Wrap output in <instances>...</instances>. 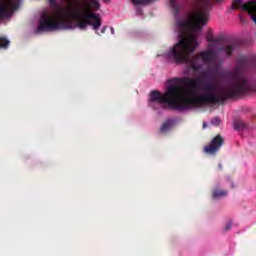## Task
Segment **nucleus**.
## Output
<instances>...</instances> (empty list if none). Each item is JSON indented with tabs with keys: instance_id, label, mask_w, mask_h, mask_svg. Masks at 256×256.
<instances>
[{
	"instance_id": "obj_1",
	"label": "nucleus",
	"mask_w": 256,
	"mask_h": 256,
	"mask_svg": "<svg viewBox=\"0 0 256 256\" xmlns=\"http://www.w3.org/2000/svg\"><path fill=\"white\" fill-rule=\"evenodd\" d=\"M247 69L249 60L245 57L239 58L236 67L229 73L228 83L222 92L217 83L205 78L174 77L167 80L168 87L164 94L152 90L150 101L162 105V109L174 111H187L197 105L225 103L227 99L255 91L253 84L243 76V71Z\"/></svg>"
},
{
	"instance_id": "obj_2",
	"label": "nucleus",
	"mask_w": 256,
	"mask_h": 256,
	"mask_svg": "<svg viewBox=\"0 0 256 256\" xmlns=\"http://www.w3.org/2000/svg\"><path fill=\"white\" fill-rule=\"evenodd\" d=\"M208 21L209 8H203L195 17L194 22H178L180 27L179 41L166 53L167 59L175 63H187L189 69H192L195 73L203 69V63L213 65L217 59V52L214 50L201 51L199 54L190 57L191 53H194L197 49V39H199L203 27L207 25Z\"/></svg>"
},
{
	"instance_id": "obj_3",
	"label": "nucleus",
	"mask_w": 256,
	"mask_h": 256,
	"mask_svg": "<svg viewBox=\"0 0 256 256\" xmlns=\"http://www.w3.org/2000/svg\"><path fill=\"white\" fill-rule=\"evenodd\" d=\"M99 0H83L80 2L66 1V6L59 9L58 13L43 11L37 27L38 33L47 31H59L61 29H71L72 21H77V27L87 29L90 25L94 31L101 29V18L95 11L100 9Z\"/></svg>"
},
{
	"instance_id": "obj_4",
	"label": "nucleus",
	"mask_w": 256,
	"mask_h": 256,
	"mask_svg": "<svg viewBox=\"0 0 256 256\" xmlns=\"http://www.w3.org/2000/svg\"><path fill=\"white\" fill-rule=\"evenodd\" d=\"M215 3H220L221 0H214ZM151 0H132L134 5H145ZM170 7L174 13V19L176 21V27L181 31L179 22L191 21L195 23V17L208 8V18L211 9L213 8V0H170Z\"/></svg>"
},
{
	"instance_id": "obj_5",
	"label": "nucleus",
	"mask_w": 256,
	"mask_h": 256,
	"mask_svg": "<svg viewBox=\"0 0 256 256\" xmlns=\"http://www.w3.org/2000/svg\"><path fill=\"white\" fill-rule=\"evenodd\" d=\"M16 9H19V0H0V21L9 19Z\"/></svg>"
},
{
	"instance_id": "obj_6",
	"label": "nucleus",
	"mask_w": 256,
	"mask_h": 256,
	"mask_svg": "<svg viewBox=\"0 0 256 256\" xmlns=\"http://www.w3.org/2000/svg\"><path fill=\"white\" fill-rule=\"evenodd\" d=\"M232 9H242L248 15H251L252 20L256 24V0H251L243 3V0H233Z\"/></svg>"
},
{
	"instance_id": "obj_7",
	"label": "nucleus",
	"mask_w": 256,
	"mask_h": 256,
	"mask_svg": "<svg viewBox=\"0 0 256 256\" xmlns=\"http://www.w3.org/2000/svg\"><path fill=\"white\" fill-rule=\"evenodd\" d=\"M224 143L225 140L223 139V136L218 134L211 140L209 145L204 147V153H206V155H217V153L221 151V147H223Z\"/></svg>"
},
{
	"instance_id": "obj_8",
	"label": "nucleus",
	"mask_w": 256,
	"mask_h": 256,
	"mask_svg": "<svg viewBox=\"0 0 256 256\" xmlns=\"http://www.w3.org/2000/svg\"><path fill=\"white\" fill-rule=\"evenodd\" d=\"M218 51H223L224 53H226L227 57H231L233 55V52L235 51V44L222 46L218 49Z\"/></svg>"
},
{
	"instance_id": "obj_9",
	"label": "nucleus",
	"mask_w": 256,
	"mask_h": 256,
	"mask_svg": "<svg viewBox=\"0 0 256 256\" xmlns=\"http://www.w3.org/2000/svg\"><path fill=\"white\" fill-rule=\"evenodd\" d=\"M248 128H249V126L243 120L237 119V120L234 121V129L236 131H243V130L248 129Z\"/></svg>"
},
{
	"instance_id": "obj_10",
	"label": "nucleus",
	"mask_w": 256,
	"mask_h": 256,
	"mask_svg": "<svg viewBox=\"0 0 256 256\" xmlns=\"http://www.w3.org/2000/svg\"><path fill=\"white\" fill-rule=\"evenodd\" d=\"M213 199H219V197H227V190L216 189L212 194Z\"/></svg>"
},
{
	"instance_id": "obj_11",
	"label": "nucleus",
	"mask_w": 256,
	"mask_h": 256,
	"mask_svg": "<svg viewBox=\"0 0 256 256\" xmlns=\"http://www.w3.org/2000/svg\"><path fill=\"white\" fill-rule=\"evenodd\" d=\"M9 45H11V41L6 37L0 36V49H9Z\"/></svg>"
},
{
	"instance_id": "obj_12",
	"label": "nucleus",
	"mask_w": 256,
	"mask_h": 256,
	"mask_svg": "<svg viewBox=\"0 0 256 256\" xmlns=\"http://www.w3.org/2000/svg\"><path fill=\"white\" fill-rule=\"evenodd\" d=\"M206 40L208 41V43H219V40L215 39V37H213V34L211 32H209L206 36Z\"/></svg>"
},
{
	"instance_id": "obj_13",
	"label": "nucleus",
	"mask_w": 256,
	"mask_h": 256,
	"mask_svg": "<svg viewBox=\"0 0 256 256\" xmlns=\"http://www.w3.org/2000/svg\"><path fill=\"white\" fill-rule=\"evenodd\" d=\"M171 127V122L167 121L164 122L163 125L160 128V131H162V133H165V131H168V129Z\"/></svg>"
},
{
	"instance_id": "obj_14",
	"label": "nucleus",
	"mask_w": 256,
	"mask_h": 256,
	"mask_svg": "<svg viewBox=\"0 0 256 256\" xmlns=\"http://www.w3.org/2000/svg\"><path fill=\"white\" fill-rule=\"evenodd\" d=\"M211 125H214V127H219V125H221V118L219 117L212 118Z\"/></svg>"
},
{
	"instance_id": "obj_15",
	"label": "nucleus",
	"mask_w": 256,
	"mask_h": 256,
	"mask_svg": "<svg viewBox=\"0 0 256 256\" xmlns=\"http://www.w3.org/2000/svg\"><path fill=\"white\" fill-rule=\"evenodd\" d=\"M50 7L56 8L57 7V0H49Z\"/></svg>"
},
{
	"instance_id": "obj_16",
	"label": "nucleus",
	"mask_w": 256,
	"mask_h": 256,
	"mask_svg": "<svg viewBox=\"0 0 256 256\" xmlns=\"http://www.w3.org/2000/svg\"><path fill=\"white\" fill-rule=\"evenodd\" d=\"M231 230V223H228L225 228L224 231H230Z\"/></svg>"
},
{
	"instance_id": "obj_17",
	"label": "nucleus",
	"mask_w": 256,
	"mask_h": 256,
	"mask_svg": "<svg viewBox=\"0 0 256 256\" xmlns=\"http://www.w3.org/2000/svg\"><path fill=\"white\" fill-rule=\"evenodd\" d=\"M239 19H240L241 23H246V20L243 18V16L239 15Z\"/></svg>"
},
{
	"instance_id": "obj_18",
	"label": "nucleus",
	"mask_w": 256,
	"mask_h": 256,
	"mask_svg": "<svg viewBox=\"0 0 256 256\" xmlns=\"http://www.w3.org/2000/svg\"><path fill=\"white\" fill-rule=\"evenodd\" d=\"M111 34L115 35V29L113 27L111 28Z\"/></svg>"
},
{
	"instance_id": "obj_19",
	"label": "nucleus",
	"mask_w": 256,
	"mask_h": 256,
	"mask_svg": "<svg viewBox=\"0 0 256 256\" xmlns=\"http://www.w3.org/2000/svg\"><path fill=\"white\" fill-rule=\"evenodd\" d=\"M106 27H103L102 29H101V33H105V31H106Z\"/></svg>"
},
{
	"instance_id": "obj_20",
	"label": "nucleus",
	"mask_w": 256,
	"mask_h": 256,
	"mask_svg": "<svg viewBox=\"0 0 256 256\" xmlns=\"http://www.w3.org/2000/svg\"><path fill=\"white\" fill-rule=\"evenodd\" d=\"M202 76L206 77L207 76V72H202Z\"/></svg>"
},
{
	"instance_id": "obj_21",
	"label": "nucleus",
	"mask_w": 256,
	"mask_h": 256,
	"mask_svg": "<svg viewBox=\"0 0 256 256\" xmlns=\"http://www.w3.org/2000/svg\"><path fill=\"white\" fill-rule=\"evenodd\" d=\"M203 127H204V128L207 127V123H204V124H203Z\"/></svg>"
},
{
	"instance_id": "obj_22",
	"label": "nucleus",
	"mask_w": 256,
	"mask_h": 256,
	"mask_svg": "<svg viewBox=\"0 0 256 256\" xmlns=\"http://www.w3.org/2000/svg\"><path fill=\"white\" fill-rule=\"evenodd\" d=\"M219 168L221 169V164H219Z\"/></svg>"
}]
</instances>
